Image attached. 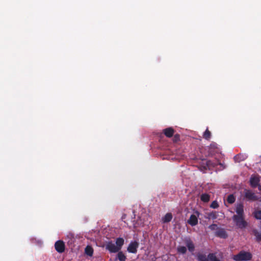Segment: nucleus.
I'll use <instances>...</instances> for the list:
<instances>
[{
    "label": "nucleus",
    "instance_id": "obj_27",
    "mask_svg": "<svg viewBox=\"0 0 261 261\" xmlns=\"http://www.w3.org/2000/svg\"><path fill=\"white\" fill-rule=\"evenodd\" d=\"M173 141L174 142H177L178 141H179L180 140V135H178V134H175V135H173Z\"/></svg>",
    "mask_w": 261,
    "mask_h": 261
},
{
    "label": "nucleus",
    "instance_id": "obj_11",
    "mask_svg": "<svg viewBox=\"0 0 261 261\" xmlns=\"http://www.w3.org/2000/svg\"><path fill=\"white\" fill-rule=\"evenodd\" d=\"M215 236L223 239H226L228 236L226 231L223 228H218L215 232Z\"/></svg>",
    "mask_w": 261,
    "mask_h": 261
},
{
    "label": "nucleus",
    "instance_id": "obj_23",
    "mask_svg": "<svg viewBox=\"0 0 261 261\" xmlns=\"http://www.w3.org/2000/svg\"><path fill=\"white\" fill-rule=\"evenodd\" d=\"M253 215L255 219L257 220H261V210L254 211Z\"/></svg>",
    "mask_w": 261,
    "mask_h": 261
},
{
    "label": "nucleus",
    "instance_id": "obj_18",
    "mask_svg": "<svg viewBox=\"0 0 261 261\" xmlns=\"http://www.w3.org/2000/svg\"><path fill=\"white\" fill-rule=\"evenodd\" d=\"M218 217L217 213L216 212H212L207 214V219H212L213 220L216 219Z\"/></svg>",
    "mask_w": 261,
    "mask_h": 261
},
{
    "label": "nucleus",
    "instance_id": "obj_7",
    "mask_svg": "<svg viewBox=\"0 0 261 261\" xmlns=\"http://www.w3.org/2000/svg\"><path fill=\"white\" fill-rule=\"evenodd\" d=\"M259 182L260 177L259 175H252L249 180L250 185L253 188H255L259 186Z\"/></svg>",
    "mask_w": 261,
    "mask_h": 261
},
{
    "label": "nucleus",
    "instance_id": "obj_20",
    "mask_svg": "<svg viewBox=\"0 0 261 261\" xmlns=\"http://www.w3.org/2000/svg\"><path fill=\"white\" fill-rule=\"evenodd\" d=\"M236 197L233 194H230L227 198V201L229 204H232L235 202Z\"/></svg>",
    "mask_w": 261,
    "mask_h": 261
},
{
    "label": "nucleus",
    "instance_id": "obj_15",
    "mask_svg": "<svg viewBox=\"0 0 261 261\" xmlns=\"http://www.w3.org/2000/svg\"><path fill=\"white\" fill-rule=\"evenodd\" d=\"M124 243V240L122 238H118L116 239V245L121 250Z\"/></svg>",
    "mask_w": 261,
    "mask_h": 261
},
{
    "label": "nucleus",
    "instance_id": "obj_1",
    "mask_svg": "<svg viewBox=\"0 0 261 261\" xmlns=\"http://www.w3.org/2000/svg\"><path fill=\"white\" fill-rule=\"evenodd\" d=\"M232 259L234 261H249L252 259V254L244 250L241 251L239 253L233 255Z\"/></svg>",
    "mask_w": 261,
    "mask_h": 261
},
{
    "label": "nucleus",
    "instance_id": "obj_26",
    "mask_svg": "<svg viewBox=\"0 0 261 261\" xmlns=\"http://www.w3.org/2000/svg\"><path fill=\"white\" fill-rule=\"evenodd\" d=\"M218 226L216 224H213L208 226V228L212 230H215L217 229Z\"/></svg>",
    "mask_w": 261,
    "mask_h": 261
},
{
    "label": "nucleus",
    "instance_id": "obj_4",
    "mask_svg": "<svg viewBox=\"0 0 261 261\" xmlns=\"http://www.w3.org/2000/svg\"><path fill=\"white\" fill-rule=\"evenodd\" d=\"M244 198L248 201H255L258 200V197L251 190L245 189L244 192Z\"/></svg>",
    "mask_w": 261,
    "mask_h": 261
},
{
    "label": "nucleus",
    "instance_id": "obj_30",
    "mask_svg": "<svg viewBox=\"0 0 261 261\" xmlns=\"http://www.w3.org/2000/svg\"><path fill=\"white\" fill-rule=\"evenodd\" d=\"M210 163H211V161H206V163L207 166H208L210 165Z\"/></svg>",
    "mask_w": 261,
    "mask_h": 261
},
{
    "label": "nucleus",
    "instance_id": "obj_6",
    "mask_svg": "<svg viewBox=\"0 0 261 261\" xmlns=\"http://www.w3.org/2000/svg\"><path fill=\"white\" fill-rule=\"evenodd\" d=\"M139 246V243L137 241H132L127 248V251L129 253L135 254L137 252Z\"/></svg>",
    "mask_w": 261,
    "mask_h": 261
},
{
    "label": "nucleus",
    "instance_id": "obj_14",
    "mask_svg": "<svg viewBox=\"0 0 261 261\" xmlns=\"http://www.w3.org/2000/svg\"><path fill=\"white\" fill-rule=\"evenodd\" d=\"M210 199V196L207 193L202 194L200 196V200L203 202H208Z\"/></svg>",
    "mask_w": 261,
    "mask_h": 261
},
{
    "label": "nucleus",
    "instance_id": "obj_17",
    "mask_svg": "<svg viewBox=\"0 0 261 261\" xmlns=\"http://www.w3.org/2000/svg\"><path fill=\"white\" fill-rule=\"evenodd\" d=\"M117 258L119 261H125L126 258L124 254L122 251H119L117 255Z\"/></svg>",
    "mask_w": 261,
    "mask_h": 261
},
{
    "label": "nucleus",
    "instance_id": "obj_13",
    "mask_svg": "<svg viewBox=\"0 0 261 261\" xmlns=\"http://www.w3.org/2000/svg\"><path fill=\"white\" fill-rule=\"evenodd\" d=\"M186 244L189 251L193 252L194 250L195 246L193 242L191 240H187Z\"/></svg>",
    "mask_w": 261,
    "mask_h": 261
},
{
    "label": "nucleus",
    "instance_id": "obj_8",
    "mask_svg": "<svg viewBox=\"0 0 261 261\" xmlns=\"http://www.w3.org/2000/svg\"><path fill=\"white\" fill-rule=\"evenodd\" d=\"M244 204L242 202L238 203L236 205V209L235 211L237 213L236 215H234L233 216H245L244 210Z\"/></svg>",
    "mask_w": 261,
    "mask_h": 261
},
{
    "label": "nucleus",
    "instance_id": "obj_9",
    "mask_svg": "<svg viewBox=\"0 0 261 261\" xmlns=\"http://www.w3.org/2000/svg\"><path fill=\"white\" fill-rule=\"evenodd\" d=\"M106 248L111 253H116L120 250L116 245L112 242H109L107 243Z\"/></svg>",
    "mask_w": 261,
    "mask_h": 261
},
{
    "label": "nucleus",
    "instance_id": "obj_12",
    "mask_svg": "<svg viewBox=\"0 0 261 261\" xmlns=\"http://www.w3.org/2000/svg\"><path fill=\"white\" fill-rule=\"evenodd\" d=\"M164 135L168 138L172 137L174 133V130L172 127H168L163 130Z\"/></svg>",
    "mask_w": 261,
    "mask_h": 261
},
{
    "label": "nucleus",
    "instance_id": "obj_25",
    "mask_svg": "<svg viewBox=\"0 0 261 261\" xmlns=\"http://www.w3.org/2000/svg\"><path fill=\"white\" fill-rule=\"evenodd\" d=\"M219 206L218 202L216 200L213 201L210 205V207L212 208H217Z\"/></svg>",
    "mask_w": 261,
    "mask_h": 261
},
{
    "label": "nucleus",
    "instance_id": "obj_21",
    "mask_svg": "<svg viewBox=\"0 0 261 261\" xmlns=\"http://www.w3.org/2000/svg\"><path fill=\"white\" fill-rule=\"evenodd\" d=\"M203 138L207 140H209L211 138V132L208 130V128H206V129L205 130V131L204 132V133H203Z\"/></svg>",
    "mask_w": 261,
    "mask_h": 261
},
{
    "label": "nucleus",
    "instance_id": "obj_24",
    "mask_svg": "<svg viewBox=\"0 0 261 261\" xmlns=\"http://www.w3.org/2000/svg\"><path fill=\"white\" fill-rule=\"evenodd\" d=\"M177 251L179 253L185 254L187 252V248L185 246H179L177 248Z\"/></svg>",
    "mask_w": 261,
    "mask_h": 261
},
{
    "label": "nucleus",
    "instance_id": "obj_3",
    "mask_svg": "<svg viewBox=\"0 0 261 261\" xmlns=\"http://www.w3.org/2000/svg\"><path fill=\"white\" fill-rule=\"evenodd\" d=\"M232 218L239 228L243 229L247 227L248 223L245 220V216H233Z\"/></svg>",
    "mask_w": 261,
    "mask_h": 261
},
{
    "label": "nucleus",
    "instance_id": "obj_2",
    "mask_svg": "<svg viewBox=\"0 0 261 261\" xmlns=\"http://www.w3.org/2000/svg\"><path fill=\"white\" fill-rule=\"evenodd\" d=\"M197 258L199 261H221L215 253H210L207 256L205 254L198 253Z\"/></svg>",
    "mask_w": 261,
    "mask_h": 261
},
{
    "label": "nucleus",
    "instance_id": "obj_16",
    "mask_svg": "<svg viewBox=\"0 0 261 261\" xmlns=\"http://www.w3.org/2000/svg\"><path fill=\"white\" fill-rule=\"evenodd\" d=\"M172 219V215L171 213H167L164 217L163 218L164 223H168L171 221Z\"/></svg>",
    "mask_w": 261,
    "mask_h": 261
},
{
    "label": "nucleus",
    "instance_id": "obj_28",
    "mask_svg": "<svg viewBox=\"0 0 261 261\" xmlns=\"http://www.w3.org/2000/svg\"><path fill=\"white\" fill-rule=\"evenodd\" d=\"M241 155L238 154L234 157V159L236 161V162H240L241 161L243 160V159H241Z\"/></svg>",
    "mask_w": 261,
    "mask_h": 261
},
{
    "label": "nucleus",
    "instance_id": "obj_22",
    "mask_svg": "<svg viewBox=\"0 0 261 261\" xmlns=\"http://www.w3.org/2000/svg\"><path fill=\"white\" fill-rule=\"evenodd\" d=\"M254 235L256 237V241L257 242L261 241V232H258L257 230H253V231Z\"/></svg>",
    "mask_w": 261,
    "mask_h": 261
},
{
    "label": "nucleus",
    "instance_id": "obj_29",
    "mask_svg": "<svg viewBox=\"0 0 261 261\" xmlns=\"http://www.w3.org/2000/svg\"><path fill=\"white\" fill-rule=\"evenodd\" d=\"M210 147L212 148H217V144L216 143H212L210 145Z\"/></svg>",
    "mask_w": 261,
    "mask_h": 261
},
{
    "label": "nucleus",
    "instance_id": "obj_5",
    "mask_svg": "<svg viewBox=\"0 0 261 261\" xmlns=\"http://www.w3.org/2000/svg\"><path fill=\"white\" fill-rule=\"evenodd\" d=\"M200 215V213L198 211L194 212V214L190 216L187 222L192 226L196 225L198 224V218Z\"/></svg>",
    "mask_w": 261,
    "mask_h": 261
},
{
    "label": "nucleus",
    "instance_id": "obj_10",
    "mask_svg": "<svg viewBox=\"0 0 261 261\" xmlns=\"http://www.w3.org/2000/svg\"><path fill=\"white\" fill-rule=\"evenodd\" d=\"M56 250L59 253H62L65 251V244L63 241L59 240L55 244Z\"/></svg>",
    "mask_w": 261,
    "mask_h": 261
},
{
    "label": "nucleus",
    "instance_id": "obj_31",
    "mask_svg": "<svg viewBox=\"0 0 261 261\" xmlns=\"http://www.w3.org/2000/svg\"><path fill=\"white\" fill-rule=\"evenodd\" d=\"M258 190L261 191V185H259L257 186Z\"/></svg>",
    "mask_w": 261,
    "mask_h": 261
},
{
    "label": "nucleus",
    "instance_id": "obj_19",
    "mask_svg": "<svg viewBox=\"0 0 261 261\" xmlns=\"http://www.w3.org/2000/svg\"><path fill=\"white\" fill-rule=\"evenodd\" d=\"M85 251L87 255L92 256L93 253V249L91 246H87L85 248Z\"/></svg>",
    "mask_w": 261,
    "mask_h": 261
}]
</instances>
